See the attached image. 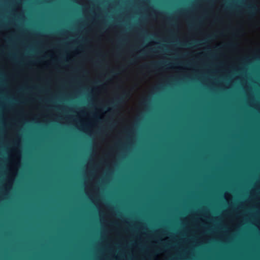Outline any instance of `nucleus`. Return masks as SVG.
Masks as SVG:
<instances>
[{"mask_svg": "<svg viewBox=\"0 0 260 260\" xmlns=\"http://www.w3.org/2000/svg\"><path fill=\"white\" fill-rule=\"evenodd\" d=\"M258 10V8L257 6L254 4H252L247 6L246 13L249 16L253 17L254 16L255 12Z\"/></svg>", "mask_w": 260, "mask_h": 260, "instance_id": "obj_1", "label": "nucleus"}, {"mask_svg": "<svg viewBox=\"0 0 260 260\" xmlns=\"http://www.w3.org/2000/svg\"><path fill=\"white\" fill-rule=\"evenodd\" d=\"M162 63L161 62H158V63H152L151 64V67L153 68H158Z\"/></svg>", "mask_w": 260, "mask_h": 260, "instance_id": "obj_2", "label": "nucleus"}, {"mask_svg": "<svg viewBox=\"0 0 260 260\" xmlns=\"http://www.w3.org/2000/svg\"><path fill=\"white\" fill-rule=\"evenodd\" d=\"M122 99H123V98H122V96H121V97H119V98H117V99L115 101V102H113V104H116V103H120V102L122 101Z\"/></svg>", "mask_w": 260, "mask_h": 260, "instance_id": "obj_3", "label": "nucleus"}, {"mask_svg": "<svg viewBox=\"0 0 260 260\" xmlns=\"http://www.w3.org/2000/svg\"><path fill=\"white\" fill-rule=\"evenodd\" d=\"M143 67H144V68H148L149 67H148V66H147V65H145V66H143Z\"/></svg>", "mask_w": 260, "mask_h": 260, "instance_id": "obj_4", "label": "nucleus"}, {"mask_svg": "<svg viewBox=\"0 0 260 260\" xmlns=\"http://www.w3.org/2000/svg\"><path fill=\"white\" fill-rule=\"evenodd\" d=\"M215 37V35H213L212 36H210V38H213V37Z\"/></svg>", "mask_w": 260, "mask_h": 260, "instance_id": "obj_5", "label": "nucleus"}, {"mask_svg": "<svg viewBox=\"0 0 260 260\" xmlns=\"http://www.w3.org/2000/svg\"><path fill=\"white\" fill-rule=\"evenodd\" d=\"M126 95V93H125V92H124L123 93V96H124V95Z\"/></svg>", "mask_w": 260, "mask_h": 260, "instance_id": "obj_6", "label": "nucleus"}, {"mask_svg": "<svg viewBox=\"0 0 260 260\" xmlns=\"http://www.w3.org/2000/svg\"><path fill=\"white\" fill-rule=\"evenodd\" d=\"M111 73H112V74L114 73V71H113V70H112V71H111Z\"/></svg>", "mask_w": 260, "mask_h": 260, "instance_id": "obj_7", "label": "nucleus"}, {"mask_svg": "<svg viewBox=\"0 0 260 260\" xmlns=\"http://www.w3.org/2000/svg\"><path fill=\"white\" fill-rule=\"evenodd\" d=\"M151 52H154V50H151Z\"/></svg>", "mask_w": 260, "mask_h": 260, "instance_id": "obj_8", "label": "nucleus"}, {"mask_svg": "<svg viewBox=\"0 0 260 260\" xmlns=\"http://www.w3.org/2000/svg\"><path fill=\"white\" fill-rule=\"evenodd\" d=\"M230 46H231L232 44H229Z\"/></svg>", "mask_w": 260, "mask_h": 260, "instance_id": "obj_9", "label": "nucleus"}, {"mask_svg": "<svg viewBox=\"0 0 260 260\" xmlns=\"http://www.w3.org/2000/svg\"><path fill=\"white\" fill-rule=\"evenodd\" d=\"M98 119H101V118L100 117H98Z\"/></svg>", "mask_w": 260, "mask_h": 260, "instance_id": "obj_10", "label": "nucleus"}]
</instances>
